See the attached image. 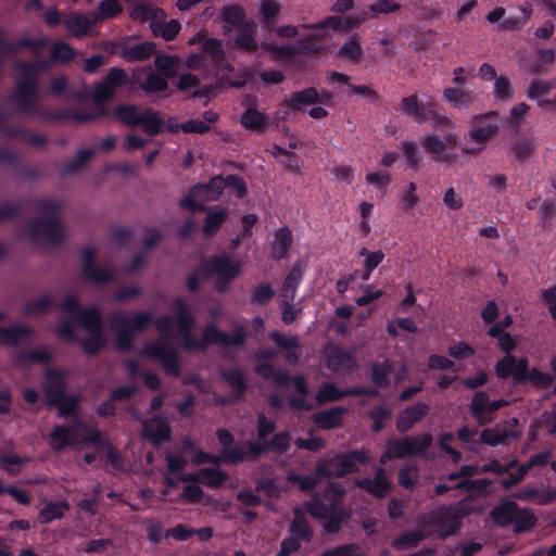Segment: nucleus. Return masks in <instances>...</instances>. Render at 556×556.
Returning <instances> with one entry per match:
<instances>
[{
  "instance_id": "obj_1",
  "label": "nucleus",
  "mask_w": 556,
  "mask_h": 556,
  "mask_svg": "<svg viewBox=\"0 0 556 556\" xmlns=\"http://www.w3.org/2000/svg\"><path fill=\"white\" fill-rule=\"evenodd\" d=\"M173 311L176 313L178 331L185 350L202 352L210 344H220L222 339L225 338V332L210 323L204 327L201 339H195L192 330L197 320L184 298H176L173 301Z\"/></svg>"
},
{
  "instance_id": "obj_2",
  "label": "nucleus",
  "mask_w": 556,
  "mask_h": 556,
  "mask_svg": "<svg viewBox=\"0 0 556 556\" xmlns=\"http://www.w3.org/2000/svg\"><path fill=\"white\" fill-rule=\"evenodd\" d=\"M34 204L40 212L41 217L30 222L27 231L34 242L45 240L51 245H56L62 241L63 228L61 222V211L63 204L59 200L50 199H31Z\"/></svg>"
},
{
  "instance_id": "obj_3",
  "label": "nucleus",
  "mask_w": 556,
  "mask_h": 556,
  "mask_svg": "<svg viewBox=\"0 0 556 556\" xmlns=\"http://www.w3.org/2000/svg\"><path fill=\"white\" fill-rule=\"evenodd\" d=\"M14 70L22 74L15 81V87L10 100L16 104L20 113L36 116L45 105L39 103L40 93L38 74L33 61H18Z\"/></svg>"
},
{
  "instance_id": "obj_4",
  "label": "nucleus",
  "mask_w": 556,
  "mask_h": 556,
  "mask_svg": "<svg viewBox=\"0 0 556 556\" xmlns=\"http://www.w3.org/2000/svg\"><path fill=\"white\" fill-rule=\"evenodd\" d=\"M476 511V507L467 498L440 505L430 513L427 526L437 528L438 538L445 540L457 534L463 526V519Z\"/></svg>"
},
{
  "instance_id": "obj_5",
  "label": "nucleus",
  "mask_w": 556,
  "mask_h": 556,
  "mask_svg": "<svg viewBox=\"0 0 556 556\" xmlns=\"http://www.w3.org/2000/svg\"><path fill=\"white\" fill-rule=\"evenodd\" d=\"M370 454L366 448L338 453L332 457H321L316 462V473L324 478H343L358 471L357 464L367 465Z\"/></svg>"
},
{
  "instance_id": "obj_6",
  "label": "nucleus",
  "mask_w": 556,
  "mask_h": 556,
  "mask_svg": "<svg viewBox=\"0 0 556 556\" xmlns=\"http://www.w3.org/2000/svg\"><path fill=\"white\" fill-rule=\"evenodd\" d=\"M401 111L417 124L429 121L433 127L438 128L448 123V118L439 111V104L432 98L424 102L416 93L402 99Z\"/></svg>"
},
{
  "instance_id": "obj_7",
  "label": "nucleus",
  "mask_w": 556,
  "mask_h": 556,
  "mask_svg": "<svg viewBox=\"0 0 556 556\" xmlns=\"http://www.w3.org/2000/svg\"><path fill=\"white\" fill-rule=\"evenodd\" d=\"M319 36H307L299 39L296 43L278 45L277 42H262V49L268 52L274 60L281 62L293 61L300 55L319 54L323 46L315 42Z\"/></svg>"
},
{
  "instance_id": "obj_8",
  "label": "nucleus",
  "mask_w": 556,
  "mask_h": 556,
  "mask_svg": "<svg viewBox=\"0 0 556 556\" xmlns=\"http://www.w3.org/2000/svg\"><path fill=\"white\" fill-rule=\"evenodd\" d=\"M497 115L496 111H490L484 114H478L472 117V124L475 126L468 130V132L465 135V139L467 141H472L478 144L477 148H463V152L466 154H477L479 153L486 143L497 135L498 132V125L493 123L483 124L481 123L482 119L491 116Z\"/></svg>"
},
{
  "instance_id": "obj_9",
  "label": "nucleus",
  "mask_w": 556,
  "mask_h": 556,
  "mask_svg": "<svg viewBox=\"0 0 556 556\" xmlns=\"http://www.w3.org/2000/svg\"><path fill=\"white\" fill-rule=\"evenodd\" d=\"M129 83L130 78L125 70L112 67L102 80L94 86L92 99L96 103H106L114 98L118 88L128 86Z\"/></svg>"
},
{
  "instance_id": "obj_10",
  "label": "nucleus",
  "mask_w": 556,
  "mask_h": 556,
  "mask_svg": "<svg viewBox=\"0 0 556 556\" xmlns=\"http://www.w3.org/2000/svg\"><path fill=\"white\" fill-rule=\"evenodd\" d=\"M508 405V401L498 399L491 401L488 393L477 391L473 393L469 404V413L479 426H485L493 420V414Z\"/></svg>"
},
{
  "instance_id": "obj_11",
  "label": "nucleus",
  "mask_w": 556,
  "mask_h": 556,
  "mask_svg": "<svg viewBox=\"0 0 556 556\" xmlns=\"http://www.w3.org/2000/svg\"><path fill=\"white\" fill-rule=\"evenodd\" d=\"M380 393L376 388L369 387H351L344 390L339 389L332 382H324L317 393H316V402L321 405L329 402H337L342 400L345 396H369L377 397Z\"/></svg>"
},
{
  "instance_id": "obj_12",
  "label": "nucleus",
  "mask_w": 556,
  "mask_h": 556,
  "mask_svg": "<svg viewBox=\"0 0 556 556\" xmlns=\"http://www.w3.org/2000/svg\"><path fill=\"white\" fill-rule=\"evenodd\" d=\"M142 355L160 361L166 374L179 377V356L175 348L169 343H148L142 350Z\"/></svg>"
},
{
  "instance_id": "obj_13",
  "label": "nucleus",
  "mask_w": 556,
  "mask_h": 556,
  "mask_svg": "<svg viewBox=\"0 0 556 556\" xmlns=\"http://www.w3.org/2000/svg\"><path fill=\"white\" fill-rule=\"evenodd\" d=\"M96 250L86 247L81 250V275L87 281L96 285H109L114 279V274L110 267H99L94 264Z\"/></svg>"
},
{
  "instance_id": "obj_14",
  "label": "nucleus",
  "mask_w": 556,
  "mask_h": 556,
  "mask_svg": "<svg viewBox=\"0 0 556 556\" xmlns=\"http://www.w3.org/2000/svg\"><path fill=\"white\" fill-rule=\"evenodd\" d=\"M204 278L225 277L235 279L241 271V265L228 254L212 255L207 262L201 264Z\"/></svg>"
},
{
  "instance_id": "obj_15",
  "label": "nucleus",
  "mask_w": 556,
  "mask_h": 556,
  "mask_svg": "<svg viewBox=\"0 0 556 556\" xmlns=\"http://www.w3.org/2000/svg\"><path fill=\"white\" fill-rule=\"evenodd\" d=\"M35 117L45 123H61L71 119L83 124L94 121V115H92L91 111H80L76 109L54 110L46 105L38 111Z\"/></svg>"
},
{
  "instance_id": "obj_16",
  "label": "nucleus",
  "mask_w": 556,
  "mask_h": 556,
  "mask_svg": "<svg viewBox=\"0 0 556 556\" xmlns=\"http://www.w3.org/2000/svg\"><path fill=\"white\" fill-rule=\"evenodd\" d=\"M219 375L231 389L230 396L220 399V404L226 405L241 401L248 391V379L244 372L240 368L233 367L222 370Z\"/></svg>"
},
{
  "instance_id": "obj_17",
  "label": "nucleus",
  "mask_w": 556,
  "mask_h": 556,
  "mask_svg": "<svg viewBox=\"0 0 556 556\" xmlns=\"http://www.w3.org/2000/svg\"><path fill=\"white\" fill-rule=\"evenodd\" d=\"M229 478V475L222 468H202L198 472H186L179 477L182 482L203 483L212 489L222 486Z\"/></svg>"
},
{
  "instance_id": "obj_18",
  "label": "nucleus",
  "mask_w": 556,
  "mask_h": 556,
  "mask_svg": "<svg viewBox=\"0 0 556 556\" xmlns=\"http://www.w3.org/2000/svg\"><path fill=\"white\" fill-rule=\"evenodd\" d=\"M233 47L238 50L254 53L262 43L257 42V24L254 20L247 21L243 25L236 28V35L233 37Z\"/></svg>"
},
{
  "instance_id": "obj_19",
  "label": "nucleus",
  "mask_w": 556,
  "mask_h": 556,
  "mask_svg": "<svg viewBox=\"0 0 556 556\" xmlns=\"http://www.w3.org/2000/svg\"><path fill=\"white\" fill-rule=\"evenodd\" d=\"M136 386H122L113 389L106 401L96 407V413L100 418H110L116 415L115 403H122L132 397L137 392Z\"/></svg>"
},
{
  "instance_id": "obj_20",
  "label": "nucleus",
  "mask_w": 556,
  "mask_h": 556,
  "mask_svg": "<svg viewBox=\"0 0 556 556\" xmlns=\"http://www.w3.org/2000/svg\"><path fill=\"white\" fill-rule=\"evenodd\" d=\"M553 377L543 372L538 368H529V362L526 357H520V364L516 377V384H522L530 382L532 386L539 389H544L553 383Z\"/></svg>"
},
{
  "instance_id": "obj_21",
  "label": "nucleus",
  "mask_w": 556,
  "mask_h": 556,
  "mask_svg": "<svg viewBox=\"0 0 556 556\" xmlns=\"http://www.w3.org/2000/svg\"><path fill=\"white\" fill-rule=\"evenodd\" d=\"M47 46L45 38H27L23 37L16 42H10L4 37V30L0 28V65L2 64L5 56L14 54L21 49H29L33 51H39Z\"/></svg>"
},
{
  "instance_id": "obj_22",
  "label": "nucleus",
  "mask_w": 556,
  "mask_h": 556,
  "mask_svg": "<svg viewBox=\"0 0 556 556\" xmlns=\"http://www.w3.org/2000/svg\"><path fill=\"white\" fill-rule=\"evenodd\" d=\"M46 378L48 382L43 388V392L47 404L51 406L52 404L59 403L68 393H66L65 377L60 370L48 369L46 371Z\"/></svg>"
},
{
  "instance_id": "obj_23",
  "label": "nucleus",
  "mask_w": 556,
  "mask_h": 556,
  "mask_svg": "<svg viewBox=\"0 0 556 556\" xmlns=\"http://www.w3.org/2000/svg\"><path fill=\"white\" fill-rule=\"evenodd\" d=\"M429 405L425 402H417L403 409L396 418V430L401 433L409 431L417 422L421 421L429 413Z\"/></svg>"
},
{
  "instance_id": "obj_24",
  "label": "nucleus",
  "mask_w": 556,
  "mask_h": 556,
  "mask_svg": "<svg viewBox=\"0 0 556 556\" xmlns=\"http://www.w3.org/2000/svg\"><path fill=\"white\" fill-rule=\"evenodd\" d=\"M355 484L379 500L383 498L391 489V483L383 467H379L376 470L374 478L358 479Z\"/></svg>"
},
{
  "instance_id": "obj_25",
  "label": "nucleus",
  "mask_w": 556,
  "mask_h": 556,
  "mask_svg": "<svg viewBox=\"0 0 556 556\" xmlns=\"http://www.w3.org/2000/svg\"><path fill=\"white\" fill-rule=\"evenodd\" d=\"M66 30L75 38H84L89 35L90 29L97 24L91 12L84 14L78 11L68 13L63 20Z\"/></svg>"
},
{
  "instance_id": "obj_26",
  "label": "nucleus",
  "mask_w": 556,
  "mask_h": 556,
  "mask_svg": "<svg viewBox=\"0 0 556 556\" xmlns=\"http://www.w3.org/2000/svg\"><path fill=\"white\" fill-rule=\"evenodd\" d=\"M358 26H359V20H356L355 14L348 15L343 18L339 17V16H329L316 24L302 25L303 28L314 29V30H318V31H324L328 28H331L334 31H340V30L349 31Z\"/></svg>"
},
{
  "instance_id": "obj_27",
  "label": "nucleus",
  "mask_w": 556,
  "mask_h": 556,
  "mask_svg": "<svg viewBox=\"0 0 556 556\" xmlns=\"http://www.w3.org/2000/svg\"><path fill=\"white\" fill-rule=\"evenodd\" d=\"M346 408L342 406H334L329 409L320 410L312 416V420L319 429L331 430L342 426L343 416Z\"/></svg>"
},
{
  "instance_id": "obj_28",
  "label": "nucleus",
  "mask_w": 556,
  "mask_h": 556,
  "mask_svg": "<svg viewBox=\"0 0 556 556\" xmlns=\"http://www.w3.org/2000/svg\"><path fill=\"white\" fill-rule=\"evenodd\" d=\"M315 103H326L325 100L319 99V92L315 87L295 91L283 100V104L293 112H299L304 106Z\"/></svg>"
},
{
  "instance_id": "obj_29",
  "label": "nucleus",
  "mask_w": 556,
  "mask_h": 556,
  "mask_svg": "<svg viewBox=\"0 0 556 556\" xmlns=\"http://www.w3.org/2000/svg\"><path fill=\"white\" fill-rule=\"evenodd\" d=\"M220 20L225 23L223 26V33L228 35L233 28L240 27L247 21H250L247 16L245 10L239 4H230L223 8Z\"/></svg>"
},
{
  "instance_id": "obj_30",
  "label": "nucleus",
  "mask_w": 556,
  "mask_h": 556,
  "mask_svg": "<svg viewBox=\"0 0 556 556\" xmlns=\"http://www.w3.org/2000/svg\"><path fill=\"white\" fill-rule=\"evenodd\" d=\"M77 321L88 333L103 331L102 315L98 306L81 308L77 314Z\"/></svg>"
},
{
  "instance_id": "obj_31",
  "label": "nucleus",
  "mask_w": 556,
  "mask_h": 556,
  "mask_svg": "<svg viewBox=\"0 0 556 556\" xmlns=\"http://www.w3.org/2000/svg\"><path fill=\"white\" fill-rule=\"evenodd\" d=\"M241 125L250 131L264 134L269 123L267 116L255 108H248L240 117Z\"/></svg>"
},
{
  "instance_id": "obj_32",
  "label": "nucleus",
  "mask_w": 556,
  "mask_h": 556,
  "mask_svg": "<svg viewBox=\"0 0 556 556\" xmlns=\"http://www.w3.org/2000/svg\"><path fill=\"white\" fill-rule=\"evenodd\" d=\"M302 279V264L301 262H295L282 282L280 298L282 300L293 301Z\"/></svg>"
},
{
  "instance_id": "obj_33",
  "label": "nucleus",
  "mask_w": 556,
  "mask_h": 556,
  "mask_svg": "<svg viewBox=\"0 0 556 556\" xmlns=\"http://www.w3.org/2000/svg\"><path fill=\"white\" fill-rule=\"evenodd\" d=\"M394 371V365L391 361L372 362L370 364V381L379 389H387L391 384V374Z\"/></svg>"
},
{
  "instance_id": "obj_34",
  "label": "nucleus",
  "mask_w": 556,
  "mask_h": 556,
  "mask_svg": "<svg viewBox=\"0 0 556 556\" xmlns=\"http://www.w3.org/2000/svg\"><path fill=\"white\" fill-rule=\"evenodd\" d=\"M156 52V43L144 41L134 46H123L121 58L127 62L146 61Z\"/></svg>"
},
{
  "instance_id": "obj_35",
  "label": "nucleus",
  "mask_w": 556,
  "mask_h": 556,
  "mask_svg": "<svg viewBox=\"0 0 556 556\" xmlns=\"http://www.w3.org/2000/svg\"><path fill=\"white\" fill-rule=\"evenodd\" d=\"M518 504L514 501H503L492 508L490 517L498 527H508L514 521L515 513H517Z\"/></svg>"
},
{
  "instance_id": "obj_36",
  "label": "nucleus",
  "mask_w": 556,
  "mask_h": 556,
  "mask_svg": "<svg viewBox=\"0 0 556 556\" xmlns=\"http://www.w3.org/2000/svg\"><path fill=\"white\" fill-rule=\"evenodd\" d=\"M71 506L66 500L60 502L50 501L38 513V522L47 525L56 519H62L65 511L70 510Z\"/></svg>"
},
{
  "instance_id": "obj_37",
  "label": "nucleus",
  "mask_w": 556,
  "mask_h": 556,
  "mask_svg": "<svg viewBox=\"0 0 556 556\" xmlns=\"http://www.w3.org/2000/svg\"><path fill=\"white\" fill-rule=\"evenodd\" d=\"M156 427L144 426L142 435L149 440L154 446H159L170 440L172 428L167 421L156 418Z\"/></svg>"
},
{
  "instance_id": "obj_38",
  "label": "nucleus",
  "mask_w": 556,
  "mask_h": 556,
  "mask_svg": "<svg viewBox=\"0 0 556 556\" xmlns=\"http://www.w3.org/2000/svg\"><path fill=\"white\" fill-rule=\"evenodd\" d=\"M112 115L124 125L137 127L140 126L142 111L136 104H118L112 110Z\"/></svg>"
},
{
  "instance_id": "obj_39",
  "label": "nucleus",
  "mask_w": 556,
  "mask_h": 556,
  "mask_svg": "<svg viewBox=\"0 0 556 556\" xmlns=\"http://www.w3.org/2000/svg\"><path fill=\"white\" fill-rule=\"evenodd\" d=\"M281 12V4L278 0H261L258 5V17L264 28L274 29L275 21Z\"/></svg>"
},
{
  "instance_id": "obj_40",
  "label": "nucleus",
  "mask_w": 556,
  "mask_h": 556,
  "mask_svg": "<svg viewBox=\"0 0 556 556\" xmlns=\"http://www.w3.org/2000/svg\"><path fill=\"white\" fill-rule=\"evenodd\" d=\"M34 331L29 326L13 325L9 327H0V339L5 345L16 346L22 338L33 337Z\"/></svg>"
},
{
  "instance_id": "obj_41",
  "label": "nucleus",
  "mask_w": 556,
  "mask_h": 556,
  "mask_svg": "<svg viewBox=\"0 0 556 556\" xmlns=\"http://www.w3.org/2000/svg\"><path fill=\"white\" fill-rule=\"evenodd\" d=\"M140 125L147 135L154 137L163 131L164 121L162 119L159 111L152 108H146L142 110Z\"/></svg>"
},
{
  "instance_id": "obj_42",
  "label": "nucleus",
  "mask_w": 556,
  "mask_h": 556,
  "mask_svg": "<svg viewBox=\"0 0 556 556\" xmlns=\"http://www.w3.org/2000/svg\"><path fill=\"white\" fill-rule=\"evenodd\" d=\"M327 367L337 372L341 369H350L354 366L353 355L343 348H334L327 356Z\"/></svg>"
},
{
  "instance_id": "obj_43",
  "label": "nucleus",
  "mask_w": 556,
  "mask_h": 556,
  "mask_svg": "<svg viewBox=\"0 0 556 556\" xmlns=\"http://www.w3.org/2000/svg\"><path fill=\"white\" fill-rule=\"evenodd\" d=\"M151 31L155 37L163 38L166 41L174 40L181 29V24L177 20H170L169 22L161 18L160 21H152L150 23Z\"/></svg>"
},
{
  "instance_id": "obj_44",
  "label": "nucleus",
  "mask_w": 556,
  "mask_h": 556,
  "mask_svg": "<svg viewBox=\"0 0 556 556\" xmlns=\"http://www.w3.org/2000/svg\"><path fill=\"white\" fill-rule=\"evenodd\" d=\"M289 532L292 536L298 538V540H302L306 543L311 542L313 539V530L308 523V520L300 511V509L294 511V517L289 526Z\"/></svg>"
},
{
  "instance_id": "obj_45",
  "label": "nucleus",
  "mask_w": 556,
  "mask_h": 556,
  "mask_svg": "<svg viewBox=\"0 0 556 556\" xmlns=\"http://www.w3.org/2000/svg\"><path fill=\"white\" fill-rule=\"evenodd\" d=\"M228 218V211L224 207H220L216 211H208L203 226V236L205 238H212L217 233V231L222 228L223 224Z\"/></svg>"
},
{
  "instance_id": "obj_46",
  "label": "nucleus",
  "mask_w": 556,
  "mask_h": 556,
  "mask_svg": "<svg viewBox=\"0 0 556 556\" xmlns=\"http://www.w3.org/2000/svg\"><path fill=\"white\" fill-rule=\"evenodd\" d=\"M123 12V7L117 0H101L91 15L96 23L112 20Z\"/></svg>"
},
{
  "instance_id": "obj_47",
  "label": "nucleus",
  "mask_w": 556,
  "mask_h": 556,
  "mask_svg": "<svg viewBox=\"0 0 556 556\" xmlns=\"http://www.w3.org/2000/svg\"><path fill=\"white\" fill-rule=\"evenodd\" d=\"M520 364V357L517 358L516 356L511 354H506L502 359H500L495 364V375L500 379H508L509 377L513 378L514 382L516 383V377L518 372Z\"/></svg>"
},
{
  "instance_id": "obj_48",
  "label": "nucleus",
  "mask_w": 556,
  "mask_h": 556,
  "mask_svg": "<svg viewBox=\"0 0 556 556\" xmlns=\"http://www.w3.org/2000/svg\"><path fill=\"white\" fill-rule=\"evenodd\" d=\"M338 55L355 64L361 63L363 59V48L357 34L349 37V39L339 49Z\"/></svg>"
},
{
  "instance_id": "obj_49",
  "label": "nucleus",
  "mask_w": 556,
  "mask_h": 556,
  "mask_svg": "<svg viewBox=\"0 0 556 556\" xmlns=\"http://www.w3.org/2000/svg\"><path fill=\"white\" fill-rule=\"evenodd\" d=\"M426 539V534L420 530L404 531L393 539L391 545L397 551H405L417 547L421 541Z\"/></svg>"
},
{
  "instance_id": "obj_50",
  "label": "nucleus",
  "mask_w": 556,
  "mask_h": 556,
  "mask_svg": "<svg viewBox=\"0 0 556 556\" xmlns=\"http://www.w3.org/2000/svg\"><path fill=\"white\" fill-rule=\"evenodd\" d=\"M292 245V233L288 227H281L275 232L273 243L274 256L276 260L285 258Z\"/></svg>"
},
{
  "instance_id": "obj_51",
  "label": "nucleus",
  "mask_w": 556,
  "mask_h": 556,
  "mask_svg": "<svg viewBox=\"0 0 556 556\" xmlns=\"http://www.w3.org/2000/svg\"><path fill=\"white\" fill-rule=\"evenodd\" d=\"M49 438L51 448L58 452L75 442L72 431L66 426H55L50 432Z\"/></svg>"
},
{
  "instance_id": "obj_52",
  "label": "nucleus",
  "mask_w": 556,
  "mask_h": 556,
  "mask_svg": "<svg viewBox=\"0 0 556 556\" xmlns=\"http://www.w3.org/2000/svg\"><path fill=\"white\" fill-rule=\"evenodd\" d=\"M350 519V513L343 507H334L324 520L323 528L327 533L336 534L341 530L344 522Z\"/></svg>"
},
{
  "instance_id": "obj_53",
  "label": "nucleus",
  "mask_w": 556,
  "mask_h": 556,
  "mask_svg": "<svg viewBox=\"0 0 556 556\" xmlns=\"http://www.w3.org/2000/svg\"><path fill=\"white\" fill-rule=\"evenodd\" d=\"M93 156V151L91 149H83L79 150L76 154L75 159H71L64 162L63 166L60 169L62 176L74 175L79 172L86 163Z\"/></svg>"
},
{
  "instance_id": "obj_54",
  "label": "nucleus",
  "mask_w": 556,
  "mask_h": 556,
  "mask_svg": "<svg viewBox=\"0 0 556 556\" xmlns=\"http://www.w3.org/2000/svg\"><path fill=\"white\" fill-rule=\"evenodd\" d=\"M84 353L88 356L98 355L106 344L104 331L88 333V338L79 339Z\"/></svg>"
},
{
  "instance_id": "obj_55",
  "label": "nucleus",
  "mask_w": 556,
  "mask_h": 556,
  "mask_svg": "<svg viewBox=\"0 0 556 556\" xmlns=\"http://www.w3.org/2000/svg\"><path fill=\"white\" fill-rule=\"evenodd\" d=\"M324 477L318 476L316 471L313 476H304L296 472H290L287 476V481L291 484H296L301 492L307 493L313 491Z\"/></svg>"
},
{
  "instance_id": "obj_56",
  "label": "nucleus",
  "mask_w": 556,
  "mask_h": 556,
  "mask_svg": "<svg viewBox=\"0 0 556 556\" xmlns=\"http://www.w3.org/2000/svg\"><path fill=\"white\" fill-rule=\"evenodd\" d=\"M536 523V517L534 514L528 508H517V513H515L514 521V531L516 533H525L531 530Z\"/></svg>"
},
{
  "instance_id": "obj_57",
  "label": "nucleus",
  "mask_w": 556,
  "mask_h": 556,
  "mask_svg": "<svg viewBox=\"0 0 556 556\" xmlns=\"http://www.w3.org/2000/svg\"><path fill=\"white\" fill-rule=\"evenodd\" d=\"M401 149H402L403 155L406 159L407 166L410 169L418 172L422 167L424 163H422V156L420 155V153L418 151L417 143L415 141L404 140L401 142Z\"/></svg>"
},
{
  "instance_id": "obj_58",
  "label": "nucleus",
  "mask_w": 556,
  "mask_h": 556,
  "mask_svg": "<svg viewBox=\"0 0 556 556\" xmlns=\"http://www.w3.org/2000/svg\"><path fill=\"white\" fill-rule=\"evenodd\" d=\"M443 97L448 102L452 103L455 108H462L473 101L475 96L469 90H464L460 88H445L443 90Z\"/></svg>"
},
{
  "instance_id": "obj_59",
  "label": "nucleus",
  "mask_w": 556,
  "mask_h": 556,
  "mask_svg": "<svg viewBox=\"0 0 556 556\" xmlns=\"http://www.w3.org/2000/svg\"><path fill=\"white\" fill-rule=\"evenodd\" d=\"M225 189V177L217 175L212 177L206 184H197L192 187V192H201L204 195L205 192H213V200L218 199Z\"/></svg>"
},
{
  "instance_id": "obj_60",
  "label": "nucleus",
  "mask_w": 556,
  "mask_h": 556,
  "mask_svg": "<svg viewBox=\"0 0 556 556\" xmlns=\"http://www.w3.org/2000/svg\"><path fill=\"white\" fill-rule=\"evenodd\" d=\"M168 77H164L159 73L150 72L144 81L140 84V88L147 93H155L166 91L168 88Z\"/></svg>"
},
{
  "instance_id": "obj_61",
  "label": "nucleus",
  "mask_w": 556,
  "mask_h": 556,
  "mask_svg": "<svg viewBox=\"0 0 556 556\" xmlns=\"http://www.w3.org/2000/svg\"><path fill=\"white\" fill-rule=\"evenodd\" d=\"M267 452L285 454L291 446V435L288 431L276 433L270 440L264 441Z\"/></svg>"
},
{
  "instance_id": "obj_62",
  "label": "nucleus",
  "mask_w": 556,
  "mask_h": 556,
  "mask_svg": "<svg viewBox=\"0 0 556 556\" xmlns=\"http://www.w3.org/2000/svg\"><path fill=\"white\" fill-rule=\"evenodd\" d=\"M79 404L78 396L74 394H67L63 400L51 406L58 407V413L62 417H74L76 421L79 419L77 406Z\"/></svg>"
},
{
  "instance_id": "obj_63",
  "label": "nucleus",
  "mask_w": 556,
  "mask_h": 556,
  "mask_svg": "<svg viewBox=\"0 0 556 556\" xmlns=\"http://www.w3.org/2000/svg\"><path fill=\"white\" fill-rule=\"evenodd\" d=\"M392 412L386 405H377L369 412V418L372 420L371 430L374 432H380L386 422L391 418Z\"/></svg>"
},
{
  "instance_id": "obj_64",
  "label": "nucleus",
  "mask_w": 556,
  "mask_h": 556,
  "mask_svg": "<svg viewBox=\"0 0 556 556\" xmlns=\"http://www.w3.org/2000/svg\"><path fill=\"white\" fill-rule=\"evenodd\" d=\"M52 306V298L50 295H43L25 305L23 313L26 316L43 315L47 314Z\"/></svg>"
}]
</instances>
